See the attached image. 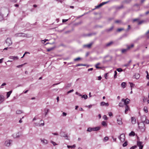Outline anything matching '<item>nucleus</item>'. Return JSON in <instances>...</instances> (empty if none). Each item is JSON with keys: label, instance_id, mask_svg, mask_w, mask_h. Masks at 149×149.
<instances>
[{"label": "nucleus", "instance_id": "obj_44", "mask_svg": "<svg viewBox=\"0 0 149 149\" xmlns=\"http://www.w3.org/2000/svg\"><path fill=\"white\" fill-rule=\"evenodd\" d=\"M6 85V84L5 83H3L1 84V85L0 86V88H3V86H5Z\"/></svg>", "mask_w": 149, "mask_h": 149}, {"label": "nucleus", "instance_id": "obj_57", "mask_svg": "<svg viewBox=\"0 0 149 149\" xmlns=\"http://www.w3.org/2000/svg\"><path fill=\"white\" fill-rule=\"evenodd\" d=\"M92 34V33H89L88 34L86 35L85 36H91Z\"/></svg>", "mask_w": 149, "mask_h": 149}, {"label": "nucleus", "instance_id": "obj_16", "mask_svg": "<svg viewBox=\"0 0 149 149\" xmlns=\"http://www.w3.org/2000/svg\"><path fill=\"white\" fill-rule=\"evenodd\" d=\"M136 119L134 117H132L131 118V121L132 124H134L136 123Z\"/></svg>", "mask_w": 149, "mask_h": 149}, {"label": "nucleus", "instance_id": "obj_7", "mask_svg": "<svg viewBox=\"0 0 149 149\" xmlns=\"http://www.w3.org/2000/svg\"><path fill=\"white\" fill-rule=\"evenodd\" d=\"M130 101V100L128 98H126V99L123 98L121 100V101L124 102V104L125 106L128 105L127 104H128Z\"/></svg>", "mask_w": 149, "mask_h": 149}, {"label": "nucleus", "instance_id": "obj_18", "mask_svg": "<svg viewBox=\"0 0 149 149\" xmlns=\"http://www.w3.org/2000/svg\"><path fill=\"white\" fill-rule=\"evenodd\" d=\"M142 143L141 141H138L137 142V145L139 147V148H141V147H142V148H143V146L142 145Z\"/></svg>", "mask_w": 149, "mask_h": 149}, {"label": "nucleus", "instance_id": "obj_45", "mask_svg": "<svg viewBox=\"0 0 149 149\" xmlns=\"http://www.w3.org/2000/svg\"><path fill=\"white\" fill-rule=\"evenodd\" d=\"M127 145V142L125 141V143L123 144V147H125Z\"/></svg>", "mask_w": 149, "mask_h": 149}, {"label": "nucleus", "instance_id": "obj_9", "mask_svg": "<svg viewBox=\"0 0 149 149\" xmlns=\"http://www.w3.org/2000/svg\"><path fill=\"white\" fill-rule=\"evenodd\" d=\"M61 136L63 137H66V139H68V136L67 135L65 134V132H61L60 133Z\"/></svg>", "mask_w": 149, "mask_h": 149}, {"label": "nucleus", "instance_id": "obj_56", "mask_svg": "<svg viewBox=\"0 0 149 149\" xmlns=\"http://www.w3.org/2000/svg\"><path fill=\"white\" fill-rule=\"evenodd\" d=\"M68 19H63L62 20V22L63 23L65 22H66L67 21H68Z\"/></svg>", "mask_w": 149, "mask_h": 149}, {"label": "nucleus", "instance_id": "obj_41", "mask_svg": "<svg viewBox=\"0 0 149 149\" xmlns=\"http://www.w3.org/2000/svg\"><path fill=\"white\" fill-rule=\"evenodd\" d=\"M127 51V49H122L121 50V52L122 53H124Z\"/></svg>", "mask_w": 149, "mask_h": 149}, {"label": "nucleus", "instance_id": "obj_39", "mask_svg": "<svg viewBox=\"0 0 149 149\" xmlns=\"http://www.w3.org/2000/svg\"><path fill=\"white\" fill-rule=\"evenodd\" d=\"M54 48H55V47H52L50 48L47 49V51L48 52H49V51L54 49Z\"/></svg>", "mask_w": 149, "mask_h": 149}, {"label": "nucleus", "instance_id": "obj_51", "mask_svg": "<svg viewBox=\"0 0 149 149\" xmlns=\"http://www.w3.org/2000/svg\"><path fill=\"white\" fill-rule=\"evenodd\" d=\"M51 142L53 144V145L54 146H55L56 145H57V144H56L55 142L53 141H51Z\"/></svg>", "mask_w": 149, "mask_h": 149}, {"label": "nucleus", "instance_id": "obj_50", "mask_svg": "<svg viewBox=\"0 0 149 149\" xmlns=\"http://www.w3.org/2000/svg\"><path fill=\"white\" fill-rule=\"evenodd\" d=\"M109 139V138L107 136L105 137L104 138V141H107Z\"/></svg>", "mask_w": 149, "mask_h": 149}, {"label": "nucleus", "instance_id": "obj_23", "mask_svg": "<svg viewBox=\"0 0 149 149\" xmlns=\"http://www.w3.org/2000/svg\"><path fill=\"white\" fill-rule=\"evenodd\" d=\"M134 46V45L133 44H132L131 45H127V49L128 50L129 49L133 47Z\"/></svg>", "mask_w": 149, "mask_h": 149}, {"label": "nucleus", "instance_id": "obj_62", "mask_svg": "<svg viewBox=\"0 0 149 149\" xmlns=\"http://www.w3.org/2000/svg\"><path fill=\"white\" fill-rule=\"evenodd\" d=\"M23 65H21L17 66V67L19 68L22 67L23 66Z\"/></svg>", "mask_w": 149, "mask_h": 149}, {"label": "nucleus", "instance_id": "obj_59", "mask_svg": "<svg viewBox=\"0 0 149 149\" xmlns=\"http://www.w3.org/2000/svg\"><path fill=\"white\" fill-rule=\"evenodd\" d=\"M139 20V19H135L133 20V22H135L136 21H138Z\"/></svg>", "mask_w": 149, "mask_h": 149}, {"label": "nucleus", "instance_id": "obj_25", "mask_svg": "<svg viewBox=\"0 0 149 149\" xmlns=\"http://www.w3.org/2000/svg\"><path fill=\"white\" fill-rule=\"evenodd\" d=\"M113 28V26H112L110 28L108 29H107L105 30V31L107 32H109L112 30Z\"/></svg>", "mask_w": 149, "mask_h": 149}, {"label": "nucleus", "instance_id": "obj_30", "mask_svg": "<svg viewBox=\"0 0 149 149\" xmlns=\"http://www.w3.org/2000/svg\"><path fill=\"white\" fill-rule=\"evenodd\" d=\"M81 98H84V99L86 100L88 96L85 94L84 95L82 96Z\"/></svg>", "mask_w": 149, "mask_h": 149}, {"label": "nucleus", "instance_id": "obj_43", "mask_svg": "<svg viewBox=\"0 0 149 149\" xmlns=\"http://www.w3.org/2000/svg\"><path fill=\"white\" fill-rule=\"evenodd\" d=\"M129 83L130 84V86L131 88L134 87L135 85L132 83L130 82Z\"/></svg>", "mask_w": 149, "mask_h": 149}, {"label": "nucleus", "instance_id": "obj_10", "mask_svg": "<svg viewBox=\"0 0 149 149\" xmlns=\"http://www.w3.org/2000/svg\"><path fill=\"white\" fill-rule=\"evenodd\" d=\"M100 105L101 106L107 107L109 106V104L108 103H105L104 102H102L100 103Z\"/></svg>", "mask_w": 149, "mask_h": 149}, {"label": "nucleus", "instance_id": "obj_11", "mask_svg": "<svg viewBox=\"0 0 149 149\" xmlns=\"http://www.w3.org/2000/svg\"><path fill=\"white\" fill-rule=\"evenodd\" d=\"M115 22L119 24H125L121 20H117L115 21Z\"/></svg>", "mask_w": 149, "mask_h": 149}, {"label": "nucleus", "instance_id": "obj_19", "mask_svg": "<svg viewBox=\"0 0 149 149\" xmlns=\"http://www.w3.org/2000/svg\"><path fill=\"white\" fill-rule=\"evenodd\" d=\"M113 43L112 41H111L108 43H107L105 45V46L106 47H108L110 46Z\"/></svg>", "mask_w": 149, "mask_h": 149}, {"label": "nucleus", "instance_id": "obj_14", "mask_svg": "<svg viewBox=\"0 0 149 149\" xmlns=\"http://www.w3.org/2000/svg\"><path fill=\"white\" fill-rule=\"evenodd\" d=\"M9 58L13 60H16L18 59V57L17 56H10Z\"/></svg>", "mask_w": 149, "mask_h": 149}, {"label": "nucleus", "instance_id": "obj_5", "mask_svg": "<svg viewBox=\"0 0 149 149\" xmlns=\"http://www.w3.org/2000/svg\"><path fill=\"white\" fill-rule=\"evenodd\" d=\"M12 140L10 139L6 140L5 142L4 145L6 146L9 147L12 144Z\"/></svg>", "mask_w": 149, "mask_h": 149}, {"label": "nucleus", "instance_id": "obj_29", "mask_svg": "<svg viewBox=\"0 0 149 149\" xmlns=\"http://www.w3.org/2000/svg\"><path fill=\"white\" fill-rule=\"evenodd\" d=\"M131 62H132L131 60H130L127 63L124 65V66H125V67H127V66H129L130 63Z\"/></svg>", "mask_w": 149, "mask_h": 149}, {"label": "nucleus", "instance_id": "obj_33", "mask_svg": "<svg viewBox=\"0 0 149 149\" xmlns=\"http://www.w3.org/2000/svg\"><path fill=\"white\" fill-rule=\"evenodd\" d=\"M123 5H122L120 6H118L116 7V9L117 10L123 8Z\"/></svg>", "mask_w": 149, "mask_h": 149}, {"label": "nucleus", "instance_id": "obj_46", "mask_svg": "<svg viewBox=\"0 0 149 149\" xmlns=\"http://www.w3.org/2000/svg\"><path fill=\"white\" fill-rule=\"evenodd\" d=\"M144 22V20H142L140 21H139V22L138 23V25H140L143 22Z\"/></svg>", "mask_w": 149, "mask_h": 149}, {"label": "nucleus", "instance_id": "obj_13", "mask_svg": "<svg viewBox=\"0 0 149 149\" xmlns=\"http://www.w3.org/2000/svg\"><path fill=\"white\" fill-rule=\"evenodd\" d=\"M40 140L41 142L45 144H47L48 143V141L45 139H40Z\"/></svg>", "mask_w": 149, "mask_h": 149}, {"label": "nucleus", "instance_id": "obj_38", "mask_svg": "<svg viewBox=\"0 0 149 149\" xmlns=\"http://www.w3.org/2000/svg\"><path fill=\"white\" fill-rule=\"evenodd\" d=\"M102 125L106 126L107 125V124H106V122L104 121H103L102 123Z\"/></svg>", "mask_w": 149, "mask_h": 149}, {"label": "nucleus", "instance_id": "obj_26", "mask_svg": "<svg viewBox=\"0 0 149 149\" xmlns=\"http://www.w3.org/2000/svg\"><path fill=\"white\" fill-rule=\"evenodd\" d=\"M12 91H10L8 92H7V93L6 95L7 96V98H8L10 96V95L12 93Z\"/></svg>", "mask_w": 149, "mask_h": 149}, {"label": "nucleus", "instance_id": "obj_63", "mask_svg": "<svg viewBox=\"0 0 149 149\" xmlns=\"http://www.w3.org/2000/svg\"><path fill=\"white\" fill-rule=\"evenodd\" d=\"M93 70V68H91L88 69V71H92Z\"/></svg>", "mask_w": 149, "mask_h": 149}, {"label": "nucleus", "instance_id": "obj_24", "mask_svg": "<svg viewBox=\"0 0 149 149\" xmlns=\"http://www.w3.org/2000/svg\"><path fill=\"white\" fill-rule=\"evenodd\" d=\"M125 113L126 114L127 113V111L129 109V107L128 105L125 106Z\"/></svg>", "mask_w": 149, "mask_h": 149}, {"label": "nucleus", "instance_id": "obj_49", "mask_svg": "<svg viewBox=\"0 0 149 149\" xmlns=\"http://www.w3.org/2000/svg\"><path fill=\"white\" fill-rule=\"evenodd\" d=\"M117 70L118 72H121L123 70L121 68H117Z\"/></svg>", "mask_w": 149, "mask_h": 149}, {"label": "nucleus", "instance_id": "obj_61", "mask_svg": "<svg viewBox=\"0 0 149 149\" xmlns=\"http://www.w3.org/2000/svg\"><path fill=\"white\" fill-rule=\"evenodd\" d=\"M63 116H65L67 115V113L65 112H63L62 113Z\"/></svg>", "mask_w": 149, "mask_h": 149}, {"label": "nucleus", "instance_id": "obj_28", "mask_svg": "<svg viewBox=\"0 0 149 149\" xmlns=\"http://www.w3.org/2000/svg\"><path fill=\"white\" fill-rule=\"evenodd\" d=\"M3 15L0 12V21L3 20Z\"/></svg>", "mask_w": 149, "mask_h": 149}, {"label": "nucleus", "instance_id": "obj_20", "mask_svg": "<svg viewBox=\"0 0 149 149\" xmlns=\"http://www.w3.org/2000/svg\"><path fill=\"white\" fill-rule=\"evenodd\" d=\"M93 44V42H91V43L89 44H88L84 45V47H88V48H90L91 47V45H92Z\"/></svg>", "mask_w": 149, "mask_h": 149}, {"label": "nucleus", "instance_id": "obj_3", "mask_svg": "<svg viewBox=\"0 0 149 149\" xmlns=\"http://www.w3.org/2000/svg\"><path fill=\"white\" fill-rule=\"evenodd\" d=\"M14 36L16 37H26L27 38H29L30 37V36H28L27 34L22 33H16L15 34Z\"/></svg>", "mask_w": 149, "mask_h": 149}, {"label": "nucleus", "instance_id": "obj_37", "mask_svg": "<svg viewBox=\"0 0 149 149\" xmlns=\"http://www.w3.org/2000/svg\"><path fill=\"white\" fill-rule=\"evenodd\" d=\"M135 135V133L134 132H133L132 131L129 134V135L130 136H134Z\"/></svg>", "mask_w": 149, "mask_h": 149}, {"label": "nucleus", "instance_id": "obj_35", "mask_svg": "<svg viewBox=\"0 0 149 149\" xmlns=\"http://www.w3.org/2000/svg\"><path fill=\"white\" fill-rule=\"evenodd\" d=\"M100 63H97L95 65V67H96V68L97 69H100V68H101V67H98V65H100Z\"/></svg>", "mask_w": 149, "mask_h": 149}, {"label": "nucleus", "instance_id": "obj_64", "mask_svg": "<svg viewBox=\"0 0 149 149\" xmlns=\"http://www.w3.org/2000/svg\"><path fill=\"white\" fill-rule=\"evenodd\" d=\"M146 78L148 79H149V75L148 74H147Z\"/></svg>", "mask_w": 149, "mask_h": 149}, {"label": "nucleus", "instance_id": "obj_31", "mask_svg": "<svg viewBox=\"0 0 149 149\" xmlns=\"http://www.w3.org/2000/svg\"><path fill=\"white\" fill-rule=\"evenodd\" d=\"M67 147L68 148H75V145L74 144V145H73L72 146H71L68 145L67 146Z\"/></svg>", "mask_w": 149, "mask_h": 149}, {"label": "nucleus", "instance_id": "obj_2", "mask_svg": "<svg viewBox=\"0 0 149 149\" xmlns=\"http://www.w3.org/2000/svg\"><path fill=\"white\" fill-rule=\"evenodd\" d=\"M100 128V127L99 126L93 127H89L88 128L87 131L89 132L92 131H97L99 130Z\"/></svg>", "mask_w": 149, "mask_h": 149}, {"label": "nucleus", "instance_id": "obj_15", "mask_svg": "<svg viewBox=\"0 0 149 149\" xmlns=\"http://www.w3.org/2000/svg\"><path fill=\"white\" fill-rule=\"evenodd\" d=\"M4 97L2 95H0V104L4 100Z\"/></svg>", "mask_w": 149, "mask_h": 149}, {"label": "nucleus", "instance_id": "obj_1", "mask_svg": "<svg viewBox=\"0 0 149 149\" xmlns=\"http://www.w3.org/2000/svg\"><path fill=\"white\" fill-rule=\"evenodd\" d=\"M141 119L142 121L141 124H142V125H143V126H139V127L140 129L141 130L143 129V131H144L145 130L144 127L145 126L144 123H145L147 124L149 123V120L146 119V117L144 116H142L141 117Z\"/></svg>", "mask_w": 149, "mask_h": 149}, {"label": "nucleus", "instance_id": "obj_32", "mask_svg": "<svg viewBox=\"0 0 149 149\" xmlns=\"http://www.w3.org/2000/svg\"><path fill=\"white\" fill-rule=\"evenodd\" d=\"M120 102L119 104V106L120 107H123L124 105V103L122 102Z\"/></svg>", "mask_w": 149, "mask_h": 149}, {"label": "nucleus", "instance_id": "obj_60", "mask_svg": "<svg viewBox=\"0 0 149 149\" xmlns=\"http://www.w3.org/2000/svg\"><path fill=\"white\" fill-rule=\"evenodd\" d=\"M109 115L110 116H112V113L111 112H109Z\"/></svg>", "mask_w": 149, "mask_h": 149}, {"label": "nucleus", "instance_id": "obj_4", "mask_svg": "<svg viewBox=\"0 0 149 149\" xmlns=\"http://www.w3.org/2000/svg\"><path fill=\"white\" fill-rule=\"evenodd\" d=\"M5 44L7 46L9 47L12 44L13 42L10 38H7L5 40Z\"/></svg>", "mask_w": 149, "mask_h": 149}, {"label": "nucleus", "instance_id": "obj_17", "mask_svg": "<svg viewBox=\"0 0 149 149\" xmlns=\"http://www.w3.org/2000/svg\"><path fill=\"white\" fill-rule=\"evenodd\" d=\"M117 122L118 125H121L123 124L121 118H120V119H117Z\"/></svg>", "mask_w": 149, "mask_h": 149}, {"label": "nucleus", "instance_id": "obj_52", "mask_svg": "<svg viewBox=\"0 0 149 149\" xmlns=\"http://www.w3.org/2000/svg\"><path fill=\"white\" fill-rule=\"evenodd\" d=\"M103 118L104 120H107L108 119V118L106 115L103 116Z\"/></svg>", "mask_w": 149, "mask_h": 149}, {"label": "nucleus", "instance_id": "obj_8", "mask_svg": "<svg viewBox=\"0 0 149 149\" xmlns=\"http://www.w3.org/2000/svg\"><path fill=\"white\" fill-rule=\"evenodd\" d=\"M109 2V1H106V2H103L102 3H100L99 5L96 6L95 7V9H97L101 7L102 6L104 5V4L107 3Z\"/></svg>", "mask_w": 149, "mask_h": 149}, {"label": "nucleus", "instance_id": "obj_47", "mask_svg": "<svg viewBox=\"0 0 149 149\" xmlns=\"http://www.w3.org/2000/svg\"><path fill=\"white\" fill-rule=\"evenodd\" d=\"M81 58L80 57H78L77 58H74V61H76L79 60L81 59Z\"/></svg>", "mask_w": 149, "mask_h": 149}, {"label": "nucleus", "instance_id": "obj_21", "mask_svg": "<svg viewBox=\"0 0 149 149\" xmlns=\"http://www.w3.org/2000/svg\"><path fill=\"white\" fill-rule=\"evenodd\" d=\"M13 136L14 138H19L20 136V135L19 134V132L17 133L16 134H13Z\"/></svg>", "mask_w": 149, "mask_h": 149}, {"label": "nucleus", "instance_id": "obj_36", "mask_svg": "<svg viewBox=\"0 0 149 149\" xmlns=\"http://www.w3.org/2000/svg\"><path fill=\"white\" fill-rule=\"evenodd\" d=\"M16 113L17 114H20L22 113V111L20 110H18L16 111Z\"/></svg>", "mask_w": 149, "mask_h": 149}, {"label": "nucleus", "instance_id": "obj_55", "mask_svg": "<svg viewBox=\"0 0 149 149\" xmlns=\"http://www.w3.org/2000/svg\"><path fill=\"white\" fill-rule=\"evenodd\" d=\"M71 85V84H67V86H66V87L67 88H69L70 87Z\"/></svg>", "mask_w": 149, "mask_h": 149}, {"label": "nucleus", "instance_id": "obj_22", "mask_svg": "<svg viewBox=\"0 0 149 149\" xmlns=\"http://www.w3.org/2000/svg\"><path fill=\"white\" fill-rule=\"evenodd\" d=\"M126 83L125 82H123L121 84V86L123 88H125L126 87Z\"/></svg>", "mask_w": 149, "mask_h": 149}, {"label": "nucleus", "instance_id": "obj_27", "mask_svg": "<svg viewBox=\"0 0 149 149\" xmlns=\"http://www.w3.org/2000/svg\"><path fill=\"white\" fill-rule=\"evenodd\" d=\"M148 33H149V30L145 34V36L148 39H149V35H148Z\"/></svg>", "mask_w": 149, "mask_h": 149}, {"label": "nucleus", "instance_id": "obj_48", "mask_svg": "<svg viewBox=\"0 0 149 149\" xmlns=\"http://www.w3.org/2000/svg\"><path fill=\"white\" fill-rule=\"evenodd\" d=\"M124 29L123 28H119L117 29V32H120L122 30H123Z\"/></svg>", "mask_w": 149, "mask_h": 149}, {"label": "nucleus", "instance_id": "obj_58", "mask_svg": "<svg viewBox=\"0 0 149 149\" xmlns=\"http://www.w3.org/2000/svg\"><path fill=\"white\" fill-rule=\"evenodd\" d=\"M82 64H77L75 66L76 67H77V66H82Z\"/></svg>", "mask_w": 149, "mask_h": 149}, {"label": "nucleus", "instance_id": "obj_53", "mask_svg": "<svg viewBox=\"0 0 149 149\" xmlns=\"http://www.w3.org/2000/svg\"><path fill=\"white\" fill-rule=\"evenodd\" d=\"M137 148V146L136 145H135V146H134L132 147L131 148H130V149H135V148Z\"/></svg>", "mask_w": 149, "mask_h": 149}, {"label": "nucleus", "instance_id": "obj_40", "mask_svg": "<svg viewBox=\"0 0 149 149\" xmlns=\"http://www.w3.org/2000/svg\"><path fill=\"white\" fill-rule=\"evenodd\" d=\"M117 72H116V71H114V79H115L116 78V77H117Z\"/></svg>", "mask_w": 149, "mask_h": 149}, {"label": "nucleus", "instance_id": "obj_6", "mask_svg": "<svg viewBox=\"0 0 149 149\" xmlns=\"http://www.w3.org/2000/svg\"><path fill=\"white\" fill-rule=\"evenodd\" d=\"M118 139L122 142H124L125 140V136L124 134H121L120 136L118 137Z\"/></svg>", "mask_w": 149, "mask_h": 149}, {"label": "nucleus", "instance_id": "obj_54", "mask_svg": "<svg viewBox=\"0 0 149 149\" xmlns=\"http://www.w3.org/2000/svg\"><path fill=\"white\" fill-rule=\"evenodd\" d=\"M73 91H74L73 89L71 90L68 91L67 92V93L68 94H69V93H71V92H73Z\"/></svg>", "mask_w": 149, "mask_h": 149}, {"label": "nucleus", "instance_id": "obj_42", "mask_svg": "<svg viewBox=\"0 0 149 149\" xmlns=\"http://www.w3.org/2000/svg\"><path fill=\"white\" fill-rule=\"evenodd\" d=\"M49 111V109H45V116L47 114V113Z\"/></svg>", "mask_w": 149, "mask_h": 149}, {"label": "nucleus", "instance_id": "obj_34", "mask_svg": "<svg viewBox=\"0 0 149 149\" xmlns=\"http://www.w3.org/2000/svg\"><path fill=\"white\" fill-rule=\"evenodd\" d=\"M143 110L146 113H147L148 112L147 107L146 106L144 107Z\"/></svg>", "mask_w": 149, "mask_h": 149}, {"label": "nucleus", "instance_id": "obj_12", "mask_svg": "<svg viewBox=\"0 0 149 149\" xmlns=\"http://www.w3.org/2000/svg\"><path fill=\"white\" fill-rule=\"evenodd\" d=\"M140 77V75L139 73H135L134 75L133 76L134 78L136 79H138Z\"/></svg>", "mask_w": 149, "mask_h": 149}]
</instances>
